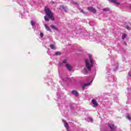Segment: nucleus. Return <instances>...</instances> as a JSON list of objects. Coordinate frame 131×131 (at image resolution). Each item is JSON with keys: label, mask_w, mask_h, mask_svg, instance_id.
<instances>
[{"label": "nucleus", "mask_w": 131, "mask_h": 131, "mask_svg": "<svg viewBox=\"0 0 131 131\" xmlns=\"http://www.w3.org/2000/svg\"><path fill=\"white\" fill-rule=\"evenodd\" d=\"M89 59H86L85 60V63L86 65V68H84L82 71V73L83 74L86 75L92 70V67L94 66V64H95V61L94 59H92V55H89Z\"/></svg>", "instance_id": "f257e3e1"}, {"label": "nucleus", "mask_w": 131, "mask_h": 131, "mask_svg": "<svg viewBox=\"0 0 131 131\" xmlns=\"http://www.w3.org/2000/svg\"><path fill=\"white\" fill-rule=\"evenodd\" d=\"M111 66L113 71H116L118 69V62L113 57V60H111Z\"/></svg>", "instance_id": "f03ea898"}, {"label": "nucleus", "mask_w": 131, "mask_h": 131, "mask_svg": "<svg viewBox=\"0 0 131 131\" xmlns=\"http://www.w3.org/2000/svg\"><path fill=\"white\" fill-rule=\"evenodd\" d=\"M45 14L51 20H55V18L53 17V13H52V11L49 8L45 7Z\"/></svg>", "instance_id": "7ed1b4c3"}, {"label": "nucleus", "mask_w": 131, "mask_h": 131, "mask_svg": "<svg viewBox=\"0 0 131 131\" xmlns=\"http://www.w3.org/2000/svg\"><path fill=\"white\" fill-rule=\"evenodd\" d=\"M93 80H94V79H93L90 82L83 84L82 85V91H84V90H85V88H87V86H89V85H90L91 83L93 82Z\"/></svg>", "instance_id": "20e7f679"}, {"label": "nucleus", "mask_w": 131, "mask_h": 131, "mask_svg": "<svg viewBox=\"0 0 131 131\" xmlns=\"http://www.w3.org/2000/svg\"><path fill=\"white\" fill-rule=\"evenodd\" d=\"M91 102L93 104V107L94 108L98 107V102H97V100L96 99H92Z\"/></svg>", "instance_id": "39448f33"}, {"label": "nucleus", "mask_w": 131, "mask_h": 131, "mask_svg": "<svg viewBox=\"0 0 131 131\" xmlns=\"http://www.w3.org/2000/svg\"><path fill=\"white\" fill-rule=\"evenodd\" d=\"M108 126L111 129H112V130H114L116 128H117V126H115L112 123H108Z\"/></svg>", "instance_id": "423d86ee"}, {"label": "nucleus", "mask_w": 131, "mask_h": 131, "mask_svg": "<svg viewBox=\"0 0 131 131\" xmlns=\"http://www.w3.org/2000/svg\"><path fill=\"white\" fill-rule=\"evenodd\" d=\"M88 10L90 11V12H92V13H96L97 10H96V9H95L93 7H90L88 8Z\"/></svg>", "instance_id": "0eeeda50"}, {"label": "nucleus", "mask_w": 131, "mask_h": 131, "mask_svg": "<svg viewBox=\"0 0 131 131\" xmlns=\"http://www.w3.org/2000/svg\"><path fill=\"white\" fill-rule=\"evenodd\" d=\"M72 95H74V96H75V97H78V95H79V94H78V92L76 90L72 91Z\"/></svg>", "instance_id": "6e6552de"}, {"label": "nucleus", "mask_w": 131, "mask_h": 131, "mask_svg": "<svg viewBox=\"0 0 131 131\" xmlns=\"http://www.w3.org/2000/svg\"><path fill=\"white\" fill-rule=\"evenodd\" d=\"M60 10H63V11H64V12H67V10H68V9L67 8V7H64V6L63 5H61L60 6V8H59Z\"/></svg>", "instance_id": "1a4fd4ad"}, {"label": "nucleus", "mask_w": 131, "mask_h": 131, "mask_svg": "<svg viewBox=\"0 0 131 131\" xmlns=\"http://www.w3.org/2000/svg\"><path fill=\"white\" fill-rule=\"evenodd\" d=\"M62 122L64 123V126H65L66 128L68 129V128H69V125L68 124V123L66 122V121L64 120H62Z\"/></svg>", "instance_id": "9d476101"}, {"label": "nucleus", "mask_w": 131, "mask_h": 131, "mask_svg": "<svg viewBox=\"0 0 131 131\" xmlns=\"http://www.w3.org/2000/svg\"><path fill=\"white\" fill-rule=\"evenodd\" d=\"M66 67L69 71H72V69H73V68L70 64H66Z\"/></svg>", "instance_id": "9b49d317"}, {"label": "nucleus", "mask_w": 131, "mask_h": 131, "mask_svg": "<svg viewBox=\"0 0 131 131\" xmlns=\"http://www.w3.org/2000/svg\"><path fill=\"white\" fill-rule=\"evenodd\" d=\"M110 1L112 3H113V4H115V5H117V6L120 5V3L118 2H117V1H116V0H110Z\"/></svg>", "instance_id": "f8f14e48"}, {"label": "nucleus", "mask_w": 131, "mask_h": 131, "mask_svg": "<svg viewBox=\"0 0 131 131\" xmlns=\"http://www.w3.org/2000/svg\"><path fill=\"white\" fill-rule=\"evenodd\" d=\"M126 118L129 120V121H131V115L129 113H127L126 115Z\"/></svg>", "instance_id": "ddd939ff"}, {"label": "nucleus", "mask_w": 131, "mask_h": 131, "mask_svg": "<svg viewBox=\"0 0 131 131\" xmlns=\"http://www.w3.org/2000/svg\"><path fill=\"white\" fill-rule=\"evenodd\" d=\"M105 70H106L107 74H108V75H110V67L109 68L106 67Z\"/></svg>", "instance_id": "4468645a"}, {"label": "nucleus", "mask_w": 131, "mask_h": 131, "mask_svg": "<svg viewBox=\"0 0 131 131\" xmlns=\"http://www.w3.org/2000/svg\"><path fill=\"white\" fill-rule=\"evenodd\" d=\"M102 11H103V12H109L110 9H109V8H105L102 9Z\"/></svg>", "instance_id": "2eb2a0df"}, {"label": "nucleus", "mask_w": 131, "mask_h": 131, "mask_svg": "<svg viewBox=\"0 0 131 131\" xmlns=\"http://www.w3.org/2000/svg\"><path fill=\"white\" fill-rule=\"evenodd\" d=\"M45 27L46 29L47 30V31H51V29H50V27L48 26L47 25H45Z\"/></svg>", "instance_id": "dca6fc26"}, {"label": "nucleus", "mask_w": 131, "mask_h": 131, "mask_svg": "<svg viewBox=\"0 0 131 131\" xmlns=\"http://www.w3.org/2000/svg\"><path fill=\"white\" fill-rule=\"evenodd\" d=\"M50 48L51 50H56V48L55 47V45L53 44L50 45Z\"/></svg>", "instance_id": "f3484780"}, {"label": "nucleus", "mask_w": 131, "mask_h": 131, "mask_svg": "<svg viewBox=\"0 0 131 131\" xmlns=\"http://www.w3.org/2000/svg\"><path fill=\"white\" fill-rule=\"evenodd\" d=\"M67 63V59H64L62 61L61 63H60V65H64V64H66Z\"/></svg>", "instance_id": "a211bd4d"}, {"label": "nucleus", "mask_w": 131, "mask_h": 131, "mask_svg": "<svg viewBox=\"0 0 131 131\" xmlns=\"http://www.w3.org/2000/svg\"><path fill=\"white\" fill-rule=\"evenodd\" d=\"M58 95H59V93H57V98L58 99L57 101L59 102V101H61V96H59Z\"/></svg>", "instance_id": "6ab92c4d"}, {"label": "nucleus", "mask_w": 131, "mask_h": 131, "mask_svg": "<svg viewBox=\"0 0 131 131\" xmlns=\"http://www.w3.org/2000/svg\"><path fill=\"white\" fill-rule=\"evenodd\" d=\"M50 17H49V16H45L44 17V19L45 20V21H47V22H49V21H50V18H49Z\"/></svg>", "instance_id": "aec40b11"}, {"label": "nucleus", "mask_w": 131, "mask_h": 131, "mask_svg": "<svg viewBox=\"0 0 131 131\" xmlns=\"http://www.w3.org/2000/svg\"><path fill=\"white\" fill-rule=\"evenodd\" d=\"M35 23H36L34 21V20L31 21V24L33 27V26H34V25H35Z\"/></svg>", "instance_id": "412c9836"}, {"label": "nucleus", "mask_w": 131, "mask_h": 131, "mask_svg": "<svg viewBox=\"0 0 131 131\" xmlns=\"http://www.w3.org/2000/svg\"><path fill=\"white\" fill-rule=\"evenodd\" d=\"M61 52H55V56H61Z\"/></svg>", "instance_id": "4be33fe9"}, {"label": "nucleus", "mask_w": 131, "mask_h": 131, "mask_svg": "<svg viewBox=\"0 0 131 131\" xmlns=\"http://www.w3.org/2000/svg\"><path fill=\"white\" fill-rule=\"evenodd\" d=\"M79 10L80 11L81 13H82V14H86L87 13L83 11V10L81 8H79Z\"/></svg>", "instance_id": "5701e85b"}, {"label": "nucleus", "mask_w": 131, "mask_h": 131, "mask_svg": "<svg viewBox=\"0 0 131 131\" xmlns=\"http://www.w3.org/2000/svg\"><path fill=\"white\" fill-rule=\"evenodd\" d=\"M88 122H93V118H88Z\"/></svg>", "instance_id": "b1692460"}, {"label": "nucleus", "mask_w": 131, "mask_h": 131, "mask_svg": "<svg viewBox=\"0 0 131 131\" xmlns=\"http://www.w3.org/2000/svg\"><path fill=\"white\" fill-rule=\"evenodd\" d=\"M51 28H53V29H55V30H58V28H57L54 26H51Z\"/></svg>", "instance_id": "393cba45"}, {"label": "nucleus", "mask_w": 131, "mask_h": 131, "mask_svg": "<svg viewBox=\"0 0 131 131\" xmlns=\"http://www.w3.org/2000/svg\"><path fill=\"white\" fill-rule=\"evenodd\" d=\"M125 37H126V35L125 34H123L122 36V39H124V38H125Z\"/></svg>", "instance_id": "a878e982"}, {"label": "nucleus", "mask_w": 131, "mask_h": 131, "mask_svg": "<svg viewBox=\"0 0 131 131\" xmlns=\"http://www.w3.org/2000/svg\"><path fill=\"white\" fill-rule=\"evenodd\" d=\"M40 37H41V38H42V37H43V33H40Z\"/></svg>", "instance_id": "bb28decb"}, {"label": "nucleus", "mask_w": 131, "mask_h": 131, "mask_svg": "<svg viewBox=\"0 0 131 131\" xmlns=\"http://www.w3.org/2000/svg\"><path fill=\"white\" fill-rule=\"evenodd\" d=\"M127 92H128V93H130V92H131V88H127Z\"/></svg>", "instance_id": "cd10ccee"}, {"label": "nucleus", "mask_w": 131, "mask_h": 131, "mask_svg": "<svg viewBox=\"0 0 131 131\" xmlns=\"http://www.w3.org/2000/svg\"><path fill=\"white\" fill-rule=\"evenodd\" d=\"M126 28L127 29V30H129V27H128V26H126Z\"/></svg>", "instance_id": "c85d7f7f"}, {"label": "nucleus", "mask_w": 131, "mask_h": 131, "mask_svg": "<svg viewBox=\"0 0 131 131\" xmlns=\"http://www.w3.org/2000/svg\"><path fill=\"white\" fill-rule=\"evenodd\" d=\"M128 76H129V77H130V76H131L130 73L128 72Z\"/></svg>", "instance_id": "c756f323"}, {"label": "nucleus", "mask_w": 131, "mask_h": 131, "mask_svg": "<svg viewBox=\"0 0 131 131\" xmlns=\"http://www.w3.org/2000/svg\"><path fill=\"white\" fill-rule=\"evenodd\" d=\"M73 105H74V104L71 105V106H70L71 108H74V106H73Z\"/></svg>", "instance_id": "7c9ffc66"}, {"label": "nucleus", "mask_w": 131, "mask_h": 131, "mask_svg": "<svg viewBox=\"0 0 131 131\" xmlns=\"http://www.w3.org/2000/svg\"><path fill=\"white\" fill-rule=\"evenodd\" d=\"M74 4H75V5H77V3L76 2H74Z\"/></svg>", "instance_id": "2f4dec72"}, {"label": "nucleus", "mask_w": 131, "mask_h": 131, "mask_svg": "<svg viewBox=\"0 0 131 131\" xmlns=\"http://www.w3.org/2000/svg\"><path fill=\"white\" fill-rule=\"evenodd\" d=\"M58 104H59L58 106H59V108H60V103H58Z\"/></svg>", "instance_id": "473e14b6"}, {"label": "nucleus", "mask_w": 131, "mask_h": 131, "mask_svg": "<svg viewBox=\"0 0 131 131\" xmlns=\"http://www.w3.org/2000/svg\"><path fill=\"white\" fill-rule=\"evenodd\" d=\"M52 4H55V2H52Z\"/></svg>", "instance_id": "72a5a7b5"}, {"label": "nucleus", "mask_w": 131, "mask_h": 131, "mask_svg": "<svg viewBox=\"0 0 131 131\" xmlns=\"http://www.w3.org/2000/svg\"><path fill=\"white\" fill-rule=\"evenodd\" d=\"M124 44H125V45H126V42H124Z\"/></svg>", "instance_id": "f704fd0d"}, {"label": "nucleus", "mask_w": 131, "mask_h": 131, "mask_svg": "<svg viewBox=\"0 0 131 131\" xmlns=\"http://www.w3.org/2000/svg\"><path fill=\"white\" fill-rule=\"evenodd\" d=\"M68 131H69V130H68Z\"/></svg>", "instance_id": "c9c22d12"}]
</instances>
